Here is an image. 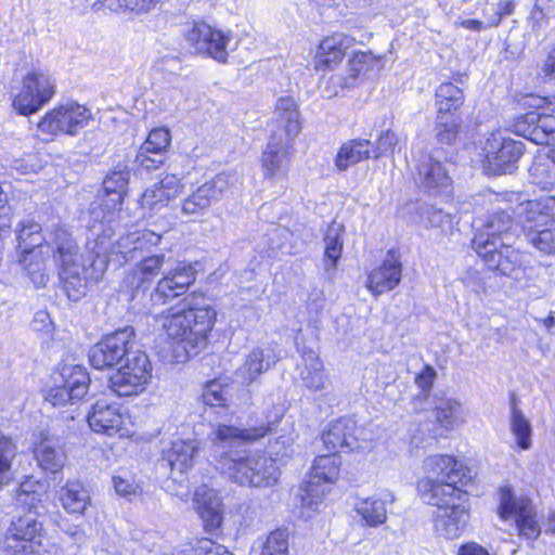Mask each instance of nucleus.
<instances>
[{
    "label": "nucleus",
    "mask_w": 555,
    "mask_h": 555,
    "mask_svg": "<svg viewBox=\"0 0 555 555\" xmlns=\"http://www.w3.org/2000/svg\"><path fill=\"white\" fill-rule=\"evenodd\" d=\"M280 406L268 425L240 429L219 425L216 430V456H219L221 470L235 483L251 488H271L280 478V469L275 461L261 453H242L238 447L242 441H255L272 430V426L283 416Z\"/></svg>",
    "instance_id": "1"
},
{
    "label": "nucleus",
    "mask_w": 555,
    "mask_h": 555,
    "mask_svg": "<svg viewBox=\"0 0 555 555\" xmlns=\"http://www.w3.org/2000/svg\"><path fill=\"white\" fill-rule=\"evenodd\" d=\"M216 311L202 293H191L178 308L163 317V327L173 340L177 362H185L204 350L216 321Z\"/></svg>",
    "instance_id": "2"
},
{
    "label": "nucleus",
    "mask_w": 555,
    "mask_h": 555,
    "mask_svg": "<svg viewBox=\"0 0 555 555\" xmlns=\"http://www.w3.org/2000/svg\"><path fill=\"white\" fill-rule=\"evenodd\" d=\"M513 218L506 210L490 214L476 225L472 247L486 266L502 275H511L524 263L525 255L513 247Z\"/></svg>",
    "instance_id": "3"
},
{
    "label": "nucleus",
    "mask_w": 555,
    "mask_h": 555,
    "mask_svg": "<svg viewBox=\"0 0 555 555\" xmlns=\"http://www.w3.org/2000/svg\"><path fill=\"white\" fill-rule=\"evenodd\" d=\"M417 491L423 502L438 508L434 528L440 537L453 540L464 533L470 518L466 491H455L450 485L435 486L428 480H418Z\"/></svg>",
    "instance_id": "4"
},
{
    "label": "nucleus",
    "mask_w": 555,
    "mask_h": 555,
    "mask_svg": "<svg viewBox=\"0 0 555 555\" xmlns=\"http://www.w3.org/2000/svg\"><path fill=\"white\" fill-rule=\"evenodd\" d=\"M107 248L108 244L103 237L100 241H91L88 237L89 263L87 264L86 260H81L59 268L62 288L69 300H80L87 294L89 282L98 281L103 275L107 267Z\"/></svg>",
    "instance_id": "5"
},
{
    "label": "nucleus",
    "mask_w": 555,
    "mask_h": 555,
    "mask_svg": "<svg viewBox=\"0 0 555 555\" xmlns=\"http://www.w3.org/2000/svg\"><path fill=\"white\" fill-rule=\"evenodd\" d=\"M55 88V79L49 70L33 67L22 80V88L13 100V107L24 116L35 114L52 100Z\"/></svg>",
    "instance_id": "6"
},
{
    "label": "nucleus",
    "mask_w": 555,
    "mask_h": 555,
    "mask_svg": "<svg viewBox=\"0 0 555 555\" xmlns=\"http://www.w3.org/2000/svg\"><path fill=\"white\" fill-rule=\"evenodd\" d=\"M152 377V364L147 354L131 349L125 357V364L109 377V388L119 397L135 396L144 390Z\"/></svg>",
    "instance_id": "7"
},
{
    "label": "nucleus",
    "mask_w": 555,
    "mask_h": 555,
    "mask_svg": "<svg viewBox=\"0 0 555 555\" xmlns=\"http://www.w3.org/2000/svg\"><path fill=\"white\" fill-rule=\"evenodd\" d=\"M339 466L340 459L332 452L314 460L312 468L300 488L304 506L311 508L319 504L330 491V486L336 481Z\"/></svg>",
    "instance_id": "8"
},
{
    "label": "nucleus",
    "mask_w": 555,
    "mask_h": 555,
    "mask_svg": "<svg viewBox=\"0 0 555 555\" xmlns=\"http://www.w3.org/2000/svg\"><path fill=\"white\" fill-rule=\"evenodd\" d=\"M91 112L76 102H68L49 111L37 124V129L50 137L60 133L75 135L91 119Z\"/></svg>",
    "instance_id": "9"
},
{
    "label": "nucleus",
    "mask_w": 555,
    "mask_h": 555,
    "mask_svg": "<svg viewBox=\"0 0 555 555\" xmlns=\"http://www.w3.org/2000/svg\"><path fill=\"white\" fill-rule=\"evenodd\" d=\"M33 487L34 485L30 481L21 483L16 500L18 503L28 506V512L13 521L9 531L39 547L44 535V529L37 511V503L41 501L40 494L33 490Z\"/></svg>",
    "instance_id": "10"
},
{
    "label": "nucleus",
    "mask_w": 555,
    "mask_h": 555,
    "mask_svg": "<svg viewBox=\"0 0 555 555\" xmlns=\"http://www.w3.org/2000/svg\"><path fill=\"white\" fill-rule=\"evenodd\" d=\"M133 336L134 331L129 326L105 336L89 351L91 365L98 370L117 365L132 349Z\"/></svg>",
    "instance_id": "11"
},
{
    "label": "nucleus",
    "mask_w": 555,
    "mask_h": 555,
    "mask_svg": "<svg viewBox=\"0 0 555 555\" xmlns=\"http://www.w3.org/2000/svg\"><path fill=\"white\" fill-rule=\"evenodd\" d=\"M424 467L428 480L435 486L450 485L455 491H464L462 487L472 480V472L451 455L437 454L425 460Z\"/></svg>",
    "instance_id": "12"
},
{
    "label": "nucleus",
    "mask_w": 555,
    "mask_h": 555,
    "mask_svg": "<svg viewBox=\"0 0 555 555\" xmlns=\"http://www.w3.org/2000/svg\"><path fill=\"white\" fill-rule=\"evenodd\" d=\"M488 168L494 175L512 173L524 153V143L505 138L501 132L491 133L483 146Z\"/></svg>",
    "instance_id": "13"
},
{
    "label": "nucleus",
    "mask_w": 555,
    "mask_h": 555,
    "mask_svg": "<svg viewBox=\"0 0 555 555\" xmlns=\"http://www.w3.org/2000/svg\"><path fill=\"white\" fill-rule=\"evenodd\" d=\"M499 513L503 519H515L521 537L528 540H535L540 535L541 528L535 520V513L529 499H517L509 489H503Z\"/></svg>",
    "instance_id": "14"
},
{
    "label": "nucleus",
    "mask_w": 555,
    "mask_h": 555,
    "mask_svg": "<svg viewBox=\"0 0 555 555\" xmlns=\"http://www.w3.org/2000/svg\"><path fill=\"white\" fill-rule=\"evenodd\" d=\"M228 173H219L211 180L199 185L192 194L181 203L182 215L190 218L203 216L208 208L222 198L229 188Z\"/></svg>",
    "instance_id": "15"
},
{
    "label": "nucleus",
    "mask_w": 555,
    "mask_h": 555,
    "mask_svg": "<svg viewBox=\"0 0 555 555\" xmlns=\"http://www.w3.org/2000/svg\"><path fill=\"white\" fill-rule=\"evenodd\" d=\"M185 38L197 53L206 54L214 60L225 63L229 37L205 22H194L185 31Z\"/></svg>",
    "instance_id": "16"
},
{
    "label": "nucleus",
    "mask_w": 555,
    "mask_h": 555,
    "mask_svg": "<svg viewBox=\"0 0 555 555\" xmlns=\"http://www.w3.org/2000/svg\"><path fill=\"white\" fill-rule=\"evenodd\" d=\"M517 218L525 237L555 223V196H545L521 203L517 208Z\"/></svg>",
    "instance_id": "17"
},
{
    "label": "nucleus",
    "mask_w": 555,
    "mask_h": 555,
    "mask_svg": "<svg viewBox=\"0 0 555 555\" xmlns=\"http://www.w3.org/2000/svg\"><path fill=\"white\" fill-rule=\"evenodd\" d=\"M61 376L63 385L51 389L47 400L53 406H63L67 402H75L82 399L90 384V377L87 370L82 366H65Z\"/></svg>",
    "instance_id": "18"
},
{
    "label": "nucleus",
    "mask_w": 555,
    "mask_h": 555,
    "mask_svg": "<svg viewBox=\"0 0 555 555\" xmlns=\"http://www.w3.org/2000/svg\"><path fill=\"white\" fill-rule=\"evenodd\" d=\"M196 271L190 264H178L173 269L163 272V278L151 294V300L156 305L166 304L184 294L195 282Z\"/></svg>",
    "instance_id": "19"
},
{
    "label": "nucleus",
    "mask_w": 555,
    "mask_h": 555,
    "mask_svg": "<svg viewBox=\"0 0 555 555\" xmlns=\"http://www.w3.org/2000/svg\"><path fill=\"white\" fill-rule=\"evenodd\" d=\"M516 134L524 137L535 144L551 145L555 143V116L529 112L514 124Z\"/></svg>",
    "instance_id": "20"
},
{
    "label": "nucleus",
    "mask_w": 555,
    "mask_h": 555,
    "mask_svg": "<svg viewBox=\"0 0 555 555\" xmlns=\"http://www.w3.org/2000/svg\"><path fill=\"white\" fill-rule=\"evenodd\" d=\"M90 428L98 434L107 436L122 435L125 418L117 405L105 400L96 401L87 416Z\"/></svg>",
    "instance_id": "21"
},
{
    "label": "nucleus",
    "mask_w": 555,
    "mask_h": 555,
    "mask_svg": "<svg viewBox=\"0 0 555 555\" xmlns=\"http://www.w3.org/2000/svg\"><path fill=\"white\" fill-rule=\"evenodd\" d=\"M294 139L274 133L261 156L263 175L268 179L284 177L289 163L288 149Z\"/></svg>",
    "instance_id": "22"
},
{
    "label": "nucleus",
    "mask_w": 555,
    "mask_h": 555,
    "mask_svg": "<svg viewBox=\"0 0 555 555\" xmlns=\"http://www.w3.org/2000/svg\"><path fill=\"white\" fill-rule=\"evenodd\" d=\"M130 171L127 166L118 165L103 181V194L99 195L100 207L105 212L118 210L127 193Z\"/></svg>",
    "instance_id": "23"
},
{
    "label": "nucleus",
    "mask_w": 555,
    "mask_h": 555,
    "mask_svg": "<svg viewBox=\"0 0 555 555\" xmlns=\"http://www.w3.org/2000/svg\"><path fill=\"white\" fill-rule=\"evenodd\" d=\"M49 249L52 250L53 259L59 268L85 260L76 241L63 227H56L46 234L43 250L49 251Z\"/></svg>",
    "instance_id": "24"
},
{
    "label": "nucleus",
    "mask_w": 555,
    "mask_h": 555,
    "mask_svg": "<svg viewBox=\"0 0 555 555\" xmlns=\"http://www.w3.org/2000/svg\"><path fill=\"white\" fill-rule=\"evenodd\" d=\"M357 425L351 418L341 417L331 422L322 434L326 449L332 453L352 450L357 446Z\"/></svg>",
    "instance_id": "25"
},
{
    "label": "nucleus",
    "mask_w": 555,
    "mask_h": 555,
    "mask_svg": "<svg viewBox=\"0 0 555 555\" xmlns=\"http://www.w3.org/2000/svg\"><path fill=\"white\" fill-rule=\"evenodd\" d=\"M402 266L393 256L387 258L383 264L373 270L367 278L366 287L377 296L393 289L401 281Z\"/></svg>",
    "instance_id": "26"
},
{
    "label": "nucleus",
    "mask_w": 555,
    "mask_h": 555,
    "mask_svg": "<svg viewBox=\"0 0 555 555\" xmlns=\"http://www.w3.org/2000/svg\"><path fill=\"white\" fill-rule=\"evenodd\" d=\"M354 43V39L345 34H334L324 38L317 52V67L332 68L339 63Z\"/></svg>",
    "instance_id": "27"
},
{
    "label": "nucleus",
    "mask_w": 555,
    "mask_h": 555,
    "mask_svg": "<svg viewBox=\"0 0 555 555\" xmlns=\"http://www.w3.org/2000/svg\"><path fill=\"white\" fill-rule=\"evenodd\" d=\"M436 153V156L427 155L422 158L418 165V179L423 188L438 192L449 186L451 179L440 160L442 155L438 151Z\"/></svg>",
    "instance_id": "28"
},
{
    "label": "nucleus",
    "mask_w": 555,
    "mask_h": 555,
    "mask_svg": "<svg viewBox=\"0 0 555 555\" xmlns=\"http://www.w3.org/2000/svg\"><path fill=\"white\" fill-rule=\"evenodd\" d=\"M178 191L179 180L175 176H168L144 191L140 199L141 207L150 212L157 211L167 206Z\"/></svg>",
    "instance_id": "29"
},
{
    "label": "nucleus",
    "mask_w": 555,
    "mask_h": 555,
    "mask_svg": "<svg viewBox=\"0 0 555 555\" xmlns=\"http://www.w3.org/2000/svg\"><path fill=\"white\" fill-rule=\"evenodd\" d=\"M40 437L35 448L38 464L43 470L55 474L64 467L66 454L57 438L50 437L46 433H41Z\"/></svg>",
    "instance_id": "30"
},
{
    "label": "nucleus",
    "mask_w": 555,
    "mask_h": 555,
    "mask_svg": "<svg viewBox=\"0 0 555 555\" xmlns=\"http://www.w3.org/2000/svg\"><path fill=\"white\" fill-rule=\"evenodd\" d=\"M90 240H98L103 237L104 241L107 242L108 248L106 251V260L108 261V255L115 254L119 255L125 262L130 260H137L140 256L138 249H134V241L132 233H128L125 236H121L115 244H111V238L113 235V230L111 227H106L102 221L93 224L90 230Z\"/></svg>",
    "instance_id": "31"
},
{
    "label": "nucleus",
    "mask_w": 555,
    "mask_h": 555,
    "mask_svg": "<svg viewBox=\"0 0 555 555\" xmlns=\"http://www.w3.org/2000/svg\"><path fill=\"white\" fill-rule=\"evenodd\" d=\"M379 62V59L372 53L359 52L348 63L347 74H336L330 78L334 87L348 89L356 86L359 78L372 70Z\"/></svg>",
    "instance_id": "32"
},
{
    "label": "nucleus",
    "mask_w": 555,
    "mask_h": 555,
    "mask_svg": "<svg viewBox=\"0 0 555 555\" xmlns=\"http://www.w3.org/2000/svg\"><path fill=\"white\" fill-rule=\"evenodd\" d=\"M395 502V495L391 492L384 493L383 496H370L359 501L354 507L362 524L367 527H378L387 520V504Z\"/></svg>",
    "instance_id": "33"
},
{
    "label": "nucleus",
    "mask_w": 555,
    "mask_h": 555,
    "mask_svg": "<svg viewBox=\"0 0 555 555\" xmlns=\"http://www.w3.org/2000/svg\"><path fill=\"white\" fill-rule=\"evenodd\" d=\"M166 263L167 259L164 254L142 256L135 269L125 278V283L138 291L145 283L154 280L160 272H164L163 268Z\"/></svg>",
    "instance_id": "34"
},
{
    "label": "nucleus",
    "mask_w": 555,
    "mask_h": 555,
    "mask_svg": "<svg viewBox=\"0 0 555 555\" xmlns=\"http://www.w3.org/2000/svg\"><path fill=\"white\" fill-rule=\"evenodd\" d=\"M299 377L304 386L310 391H323L327 377L324 366L318 354L309 349L302 353V364L298 365Z\"/></svg>",
    "instance_id": "35"
},
{
    "label": "nucleus",
    "mask_w": 555,
    "mask_h": 555,
    "mask_svg": "<svg viewBox=\"0 0 555 555\" xmlns=\"http://www.w3.org/2000/svg\"><path fill=\"white\" fill-rule=\"evenodd\" d=\"M374 152V145L370 140L352 139L345 142L336 156L335 165L340 171L347 170L364 159H369Z\"/></svg>",
    "instance_id": "36"
},
{
    "label": "nucleus",
    "mask_w": 555,
    "mask_h": 555,
    "mask_svg": "<svg viewBox=\"0 0 555 555\" xmlns=\"http://www.w3.org/2000/svg\"><path fill=\"white\" fill-rule=\"evenodd\" d=\"M48 250L33 249L21 254L20 263L36 288H41L49 282Z\"/></svg>",
    "instance_id": "37"
},
{
    "label": "nucleus",
    "mask_w": 555,
    "mask_h": 555,
    "mask_svg": "<svg viewBox=\"0 0 555 555\" xmlns=\"http://www.w3.org/2000/svg\"><path fill=\"white\" fill-rule=\"evenodd\" d=\"M276 122L284 128L285 138L294 139L301 130L300 114L296 101L289 96H281L275 104Z\"/></svg>",
    "instance_id": "38"
},
{
    "label": "nucleus",
    "mask_w": 555,
    "mask_h": 555,
    "mask_svg": "<svg viewBox=\"0 0 555 555\" xmlns=\"http://www.w3.org/2000/svg\"><path fill=\"white\" fill-rule=\"evenodd\" d=\"M196 446L193 440L178 439L171 442L170 448L164 450L163 460L172 470L184 473L192 466Z\"/></svg>",
    "instance_id": "39"
},
{
    "label": "nucleus",
    "mask_w": 555,
    "mask_h": 555,
    "mask_svg": "<svg viewBox=\"0 0 555 555\" xmlns=\"http://www.w3.org/2000/svg\"><path fill=\"white\" fill-rule=\"evenodd\" d=\"M60 501L73 514H83L91 503L89 491L79 481H67L60 490Z\"/></svg>",
    "instance_id": "40"
},
{
    "label": "nucleus",
    "mask_w": 555,
    "mask_h": 555,
    "mask_svg": "<svg viewBox=\"0 0 555 555\" xmlns=\"http://www.w3.org/2000/svg\"><path fill=\"white\" fill-rule=\"evenodd\" d=\"M275 361L270 356H266L262 349L255 348L246 356L236 374L243 382L249 384L268 371Z\"/></svg>",
    "instance_id": "41"
},
{
    "label": "nucleus",
    "mask_w": 555,
    "mask_h": 555,
    "mask_svg": "<svg viewBox=\"0 0 555 555\" xmlns=\"http://www.w3.org/2000/svg\"><path fill=\"white\" fill-rule=\"evenodd\" d=\"M345 227L341 223L333 221L328 227L324 235V263L325 270H335L337 262L341 257L343 253V235Z\"/></svg>",
    "instance_id": "42"
},
{
    "label": "nucleus",
    "mask_w": 555,
    "mask_h": 555,
    "mask_svg": "<svg viewBox=\"0 0 555 555\" xmlns=\"http://www.w3.org/2000/svg\"><path fill=\"white\" fill-rule=\"evenodd\" d=\"M463 103V91L452 82H443L436 89L437 114L453 115Z\"/></svg>",
    "instance_id": "43"
},
{
    "label": "nucleus",
    "mask_w": 555,
    "mask_h": 555,
    "mask_svg": "<svg viewBox=\"0 0 555 555\" xmlns=\"http://www.w3.org/2000/svg\"><path fill=\"white\" fill-rule=\"evenodd\" d=\"M41 225L31 219L20 222L16 232L21 254L27 253V250L44 248L46 235L41 234Z\"/></svg>",
    "instance_id": "44"
},
{
    "label": "nucleus",
    "mask_w": 555,
    "mask_h": 555,
    "mask_svg": "<svg viewBox=\"0 0 555 555\" xmlns=\"http://www.w3.org/2000/svg\"><path fill=\"white\" fill-rule=\"evenodd\" d=\"M209 495V505L204 509H201V516L205 525V529L212 531L217 529L222 522V516L220 513V501L215 490L207 488L206 486L197 488L194 493V500L196 502L204 501V495Z\"/></svg>",
    "instance_id": "45"
},
{
    "label": "nucleus",
    "mask_w": 555,
    "mask_h": 555,
    "mask_svg": "<svg viewBox=\"0 0 555 555\" xmlns=\"http://www.w3.org/2000/svg\"><path fill=\"white\" fill-rule=\"evenodd\" d=\"M434 412L437 423L446 429H452L464 422L460 401L451 398L440 399L435 403Z\"/></svg>",
    "instance_id": "46"
},
{
    "label": "nucleus",
    "mask_w": 555,
    "mask_h": 555,
    "mask_svg": "<svg viewBox=\"0 0 555 555\" xmlns=\"http://www.w3.org/2000/svg\"><path fill=\"white\" fill-rule=\"evenodd\" d=\"M529 175L532 183L546 189L555 181V162L551 158L550 153L543 157H537L529 168Z\"/></svg>",
    "instance_id": "47"
},
{
    "label": "nucleus",
    "mask_w": 555,
    "mask_h": 555,
    "mask_svg": "<svg viewBox=\"0 0 555 555\" xmlns=\"http://www.w3.org/2000/svg\"><path fill=\"white\" fill-rule=\"evenodd\" d=\"M461 120L454 115L437 114L435 125L436 140L441 146H451L459 133Z\"/></svg>",
    "instance_id": "48"
},
{
    "label": "nucleus",
    "mask_w": 555,
    "mask_h": 555,
    "mask_svg": "<svg viewBox=\"0 0 555 555\" xmlns=\"http://www.w3.org/2000/svg\"><path fill=\"white\" fill-rule=\"evenodd\" d=\"M15 455V443L11 438L0 433V489L12 479V461Z\"/></svg>",
    "instance_id": "49"
},
{
    "label": "nucleus",
    "mask_w": 555,
    "mask_h": 555,
    "mask_svg": "<svg viewBox=\"0 0 555 555\" xmlns=\"http://www.w3.org/2000/svg\"><path fill=\"white\" fill-rule=\"evenodd\" d=\"M552 18H555V1L537 0L529 17L531 29L533 31L545 29Z\"/></svg>",
    "instance_id": "50"
},
{
    "label": "nucleus",
    "mask_w": 555,
    "mask_h": 555,
    "mask_svg": "<svg viewBox=\"0 0 555 555\" xmlns=\"http://www.w3.org/2000/svg\"><path fill=\"white\" fill-rule=\"evenodd\" d=\"M108 10L113 12L128 11L134 15H143L153 11L159 0H107Z\"/></svg>",
    "instance_id": "51"
},
{
    "label": "nucleus",
    "mask_w": 555,
    "mask_h": 555,
    "mask_svg": "<svg viewBox=\"0 0 555 555\" xmlns=\"http://www.w3.org/2000/svg\"><path fill=\"white\" fill-rule=\"evenodd\" d=\"M511 428L518 446L524 450L529 449L531 442V425L518 409H513Z\"/></svg>",
    "instance_id": "52"
},
{
    "label": "nucleus",
    "mask_w": 555,
    "mask_h": 555,
    "mask_svg": "<svg viewBox=\"0 0 555 555\" xmlns=\"http://www.w3.org/2000/svg\"><path fill=\"white\" fill-rule=\"evenodd\" d=\"M526 241L545 255H555V223L530 235Z\"/></svg>",
    "instance_id": "53"
},
{
    "label": "nucleus",
    "mask_w": 555,
    "mask_h": 555,
    "mask_svg": "<svg viewBox=\"0 0 555 555\" xmlns=\"http://www.w3.org/2000/svg\"><path fill=\"white\" fill-rule=\"evenodd\" d=\"M170 140L171 137L168 129L156 128L149 133L145 142L140 147L143 149V152L145 153L155 152L162 153L163 156H165L167 149L169 147Z\"/></svg>",
    "instance_id": "54"
},
{
    "label": "nucleus",
    "mask_w": 555,
    "mask_h": 555,
    "mask_svg": "<svg viewBox=\"0 0 555 555\" xmlns=\"http://www.w3.org/2000/svg\"><path fill=\"white\" fill-rule=\"evenodd\" d=\"M288 535L283 530L271 532L263 544L260 555H287Z\"/></svg>",
    "instance_id": "55"
},
{
    "label": "nucleus",
    "mask_w": 555,
    "mask_h": 555,
    "mask_svg": "<svg viewBox=\"0 0 555 555\" xmlns=\"http://www.w3.org/2000/svg\"><path fill=\"white\" fill-rule=\"evenodd\" d=\"M37 550L38 547L20 539L18 537H15L10 531L5 537L4 551L7 555H29L37 552Z\"/></svg>",
    "instance_id": "56"
},
{
    "label": "nucleus",
    "mask_w": 555,
    "mask_h": 555,
    "mask_svg": "<svg viewBox=\"0 0 555 555\" xmlns=\"http://www.w3.org/2000/svg\"><path fill=\"white\" fill-rule=\"evenodd\" d=\"M203 402L210 406H222L227 401L223 386L217 382H209L202 395Z\"/></svg>",
    "instance_id": "57"
},
{
    "label": "nucleus",
    "mask_w": 555,
    "mask_h": 555,
    "mask_svg": "<svg viewBox=\"0 0 555 555\" xmlns=\"http://www.w3.org/2000/svg\"><path fill=\"white\" fill-rule=\"evenodd\" d=\"M134 249H138L139 256L142 257L144 251H149L151 247L157 246L162 240V235L150 231L143 230L132 233Z\"/></svg>",
    "instance_id": "58"
},
{
    "label": "nucleus",
    "mask_w": 555,
    "mask_h": 555,
    "mask_svg": "<svg viewBox=\"0 0 555 555\" xmlns=\"http://www.w3.org/2000/svg\"><path fill=\"white\" fill-rule=\"evenodd\" d=\"M166 156L162 153H145L143 149H139L134 158V164L138 168L145 169L147 171L158 169L164 164Z\"/></svg>",
    "instance_id": "59"
},
{
    "label": "nucleus",
    "mask_w": 555,
    "mask_h": 555,
    "mask_svg": "<svg viewBox=\"0 0 555 555\" xmlns=\"http://www.w3.org/2000/svg\"><path fill=\"white\" fill-rule=\"evenodd\" d=\"M514 9H515V3L509 0L500 2L498 4H491L489 8H487V10L492 12L493 17L488 20L487 26L488 27L498 26L504 16L511 15L514 12Z\"/></svg>",
    "instance_id": "60"
},
{
    "label": "nucleus",
    "mask_w": 555,
    "mask_h": 555,
    "mask_svg": "<svg viewBox=\"0 0 555 555\" xmlns=\"http://www.w3.org/2000/svg\"><path fill=\"white\" fill-rule=\"evenodd\" d=\"M454 217L439 208H430L427 211V221L431 227L451 228Z\"/></svg>",
    "instance_id": "61"
},
{
    "label": "nucleus",
    "mask_w": 555,
    "mask_h": 555,
    "mask_svg": "<svg viewBox=\"0 0 555 555\" xmlns=\"http://www.w3.org/2000/svg\"><path fill=\"white\" fill-rule=\"evenodd\" d=\"M398 143V138L395 132L386 131L383 133L377 142V146L374 147L373 157L378 158L380 155L389 153Z\"/></svg>",
    "instance_id": "62"
},
{
    "label": "nucleus",
    "mask_w": 555,
    "mask_h": 555,
    "mask_svg": "<svg viewBox=\"0 0 555 555\" xmlns=\"http://www.w3.org/2000/svg\"><path fill=\"white\" fill-rule=\"evenodd\" d=\"M113 485L116 493L120 496L130 499L138 493V486L134 482L119 476L113 477Z\"/></svg>",
    "instance_id": "63"
},
{
    "label": "nucleus",
    "mask_w": 555,
    "mask_h": 555,
    "mask_svg": "<svg viewBox=\"0 0 555 555\" xmlns=\"http://www.w3.org/2000/svg\"><path fill=\"white\" fill-rule=\"evenodd\" d=\"M436 377V372L433 367L426 366L421 374L415 377V383L421 389V393L426 397V391H429L434 379Z\"/></svg>",
    "instance_id": "64"
}]
</instances>
